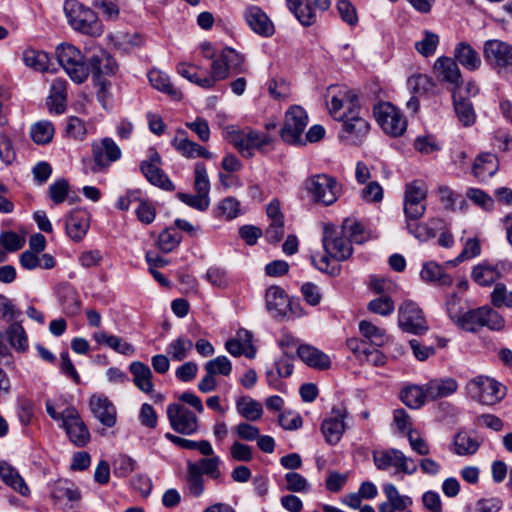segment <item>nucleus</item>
Listing matches in <instances>:
<instances>
[{"mask_svg":"<svg viewBox=\"0 0 512 512\" xmlns=\"http://www.w3.org/2000/svg\"><path fill=\"white\" fill-rule=\"evenodd\" d=\"M93 338L97 343L104 344L117 353L127 356H131L135 353V347L132 344L124 341V339L121 337L108 335L104 331H99L93 334Z\"/></svg>","mask_w":512,"mask_h":512,"instance_id":"72a5a7b5","label":"nucleus"},{"mask_svg":"<svg viewBox=\"0 0 512 512\" xmlns=\"http://www.w3.org/2000/svg\"><path fill=\"white\" fill-rule=\"evenodd\" d=\"M5 336L10 346L17 352L23 353L29 347L28 336L23 328L21 321H13L7 327Z\"/></svg>","mask_w":512,"mask_h":512,"instance_id":"473e14b6","label":"nucleus"},{"mask_svg":"<svg viewBox=\"0 0 512 512\" xmlns=\"http://www.w3.org/2000/svg\"><path fill=\"white\" fill-rule=\"evenodd\" d=\"M89 407L96 419L104 426L113 427L116 423V408L111 401L102 395H93Z\"/></svg>","mask_w":512,"mask_h":512,"instance_id":"aec40b11","label":"nucleus"},{"mask_svg":"<svg viewBox=\"0 0 512 512\" xmlns=\"http://www.w3.org/2000/svg\"><path fill=\"white\" fill-rule=\"evenodd\" d=\"M290 11L304 26L313 25L316 22V13L309 0H287Z\"/></svg>","mask_w":512,"mask_h":512,"instance_id":"c9c22d12","label":"nucleus"},{"mask_svg":"<svg viewBox=\"0 0 512 512\" xmlns=\"http://www.w3.org/2000/svg\"><path fill=\"white\" fill-rule=\"evenodd\" d=\"M482 321L483 306L462 313L457 325L467 331H476L479 327H482Z\"/></svg>","mask_w":512,"mask_h":512,"instance_id":"5fc2aeb1","label":"nucleus"},{"mask_svg":"<svg viewBox=\"0 0 512 512\" xmlns=\"http://www.w3.org/2000/svg\"><path fill=\"white\" fill-rule=\"evenodd\" d=\"M427 192L417 181L409 183L405 188L404 213L406 220H419L426 211Z\"/></svg>","mask_w":512,"mask_h":512,"instance_id":"4468645a","label":"nucleus"},{"mask_svg":"<svg viewBox=\"0 0 512 512\" xmlns=\"http://www.w3.org/2000/svg\"><path fill=\"white\" fill-rule=\"evenodd\" d=\"M61 426L65 429L70 441L76 446L83 447L88 443L90 433L74 407L65 409V421Z\"/></svg>","mask_w":512,"mask_h":512,"instance_id":"dca6fc26","label":"nucleus"},{"mask_svg":"<svg viewBox=\"0 0 512 512\" xmlns=\"http://www.w3.org/2000/svg\"><path fill=\"white\" fill-rule=\"evenodd\" d=\"M374 464L379 470H387L395 467L397 471L412 475L417 471V465L413 459L407 457L398 449H388L373 453Z\"/></svg>","mask_w":512,"mask_h":512,"instance_id":"9b49d317","label":"nucleus"},{"mask_svg":"<svg viewBox=\"0 0 512 512\" xmlns=\"http://www.w3.org/2000/svg\"><path fill=\"white\" fill-rule=\"evenodd\" d=\"M360 109L357 95L348 89L339 90L329 104L332 117L342 122L341 138L351 145L361 144L370 130L368 121L360 115Z\"/></svg>","mask_w":512,"mask_h":512,"instance_id":"f257e3e1","label":"nucleus"},{"mask_svg":"<svg viewBox=\"0 0 512 512\" xmlns=\"http://www.w3.org/2000/svg\"><path fill=\"white\" fill-rule=\"evenodd\" d=\"M167 417L172 429L180 434L191 435L198 429L197 416L180 403L167 406Z\"/></svg>","mask_w":512,"mask_h":512,"instance_id":"ddd939ff","label":"nucleus"},{"mask_svg":"<svg viewBox=\"0 0 512 512\" xmlns=\"http://www.w3.org/2000/svg\"><path fill=\"white\" fill-rule=\"evenodd\" d=\"M297 355L306 365L314 369L325 370L330 368L331 360L329 356L311 345H299Z\"/></svg>","mask_w":512,"mask_h":512,"instance_id":"393cba45","label":"nucleus"},{"mask_svg":"<svg viewBox=\"0 0 512 512\" xmlns=\"http://www.w3.org/2000/svg\"><path fill=\"white\" fill-rule=\"evenodd\" d=\"M344 430L343 415L340 413L333 418L325 419L321 425V431L325 440L330 445H335L339 442Z\"/></svg>","mask_w":512,"mask_h":512,"instance_id":"e433bc0d","label":"nucleus"},{"mask_svg":"<svg viewBox=\"0 0 512 512\" xmlns=\"http://www.w3.org/2000/svg\"><path fill=\"white\" fill-rule=\"evenodd\" d=\"M350 243L362 244L368 239L361 223L353 219H345L341 227H339Z\"/></svg>","mask_w":512,"mask_h":512,"instance_id":"09e8293b","label":"nucleus"},{"mask_svg":"<svg viewBox=\"0 0 512 512\" xmlns=\"http://www.w3.org/2000/svg\"><path fill=\"white\" fill-rule=\"evenodd\" d=\"M454 452L458 455H473L480 447V442L464 431L458 432L454 437Z\"/></svg>","mask_w":512,"mask_h":512,"instance_id":"de8ad7c7","label":"nucleus"},{"mask_svg":"<svg viewBox=\"0 0 512 512\" xmlns=\"http://www.w3.org/2000/svg\"><path fill=\"white\" fill-rule=\"evenodd\" d=\"M398 324L403 331L411 334H423L428 330L422 310L412 301H406L399 307Z\"/></svg>","mask_w":512,"mask_h":512,"instance_id":"f8f14e48","label":"nucleus"},{"mask_svg":"<svg viewBox=\"0 0 512 512\" xmlns=\"http://www.w3.org/2000/svg\"><path fill=\"white\" fill-rule=\"evenodd\" d=\"M192 348L193 342L186 337L180 336L169 344L167 353L173 360L182 361L187 357Z\"/></svg>","mask_w":512,"mask_h":512,"instance_id":"864d4df0","label":"nucleus"},{"mask_svg":"<svg viewBox=\"0 0 512 512\" xmlns=\"http://www.w3.org/2000/svg\"><path fill=\"white\" fill-rule=\"evenodd\" d=\"M500 277L499 271L490 265L479 264L472 270L473 280L481 286H489Z\"/></svg>","mask_w":512,"mask_h":512,"instance_id":"8fccbe9b","label":"nucleus"},{"mask_svg":"<svg viewBox=\"0 0 512 512\" xmlns=\"http://www.w3.org/2000/svg\"><path fill=\"white\" fill-rule=\"evenodd\" d=\"M240 206V201L236 198L226 197L218 203L215 216L223 217L226 220H232L240 215Z\"/></svg>","mask_w":512,"mask_h":512,"instance_id":"3c124183","label":"nucleus"},{"mask_svg":"<svg viewBox=\"0 0 512 512\" xmlns=\"http://www.w3.org/2000/svg\"><path fill=\"white\" fill-rule=\"evenodd\" d=\"M454 56L461 65L469 70H476L481 65L478 53L466 42L457 44Z\"/></svg>","mask_w":512,"mask_h":512,"instance_id":"79ce46f5","label":"nucleus"},{"mask_svg":"<svg viewBox=\"0 0 512 512\" xmlns=\"http://www.w3.org/2000/svg\"><path fill=\"white\" fill-rule=\"evenodd\" d=\"M322 243L326 254L321 255L319 259L313 255L311 261L319 271L337 276L340 273V266H331L330 258L336 261L348 259L353 251L351 243L339 227L336 228L330 225L324 227Z\"/></svg>","mask_w":512,"mask_h":512,"instance_id":"f03ea898","label":"nucleus"},{"mask_svg":"<svg viewBox=\"0 0 512 512\" xmlns=\"http://www.w3.org/2000/svg\"><path fill=\"white\" fill-rule=\"evenodd\" d=\"M454 108L459 121L464 126L475 122L476 115L472 103L464 98L461 91H453Z\"/></svg>","mask_w":512,"mask_h":512,"instance_id":"58836bf2","label":"nucleus"},{"mask_svg":"<svg viewBox=\"0 0 512 512\" xmlns=\"http://www.w3.org/2000/svg\"><path fill=\"white\" fill-rule=\"evenodd\" d=\"M374 116L383 131L391 136H400L406 130L405 117L389 102L377 104L374 107Z\"/></svg>","mask_w":512,"mask_h":512,"instance_id":"1a4fd4ad","label":"nucleus"},{"mask_svg":"<svg viewBox=\"0 0 512 512\" xmlns=\"http://www.w3.org/2000/svg\"><path fill=\"white\" fill-rule=\"evenodd\" d=\"M31 138L37 144L49 143L54 135V126L51 122L43 120L31 127Z\"/></svg>","mask_w":512,"mask_h":512,"instance_id":"603ef678","label":"nucleus"},{"mask_svg":"<svg viewBox=\"0 0 512 512\" xmlns=\"http://www.w3.org/2000/svg\"><path fill=\"white\" fill-rule=\"evenodd\" d=\"M205 371L212 375L229 376L232 371V364L226 356H218L209 360L205 366Z\"/></svg>","mask_w":512,"mask_h":512,"instance_id":"bf43d9fd","label":"nucleus"},{"mask_svg":"<svg viewBox=\"0 0 512 512\" xmlns=\"http://www.w3.org/2000/svg\"><path fill=\"white\" fill-rule=\"evenodd\" d=\"M89 71L96 76L112 75L117 70V64L114 58L102 48H98L88 59Z\"/></svg>","mask_w":512,"mask_h":512,"instance_id":"4be33fe9","label":"nucleus"},{"mask_svg":"<svg viewBox=\"0 0 512 512\" xmlns=\"http://www.w3.org/2000/svg\"><path fill=\"white\" fill-rule=\"evenodd\" d=\"M177 198L191 208L202 212L206 211L210 206V197H204L197 192L195 195L179 192Z\"/></svg>","mask_w":512,"mask_h":512,"instance_id":"69168bd1","label":"nucleus"},{"mask_svg":"<svg viewBox=\"0 0 512 512\" xmlns=\"http://www.w3.org/2000/svg\"><path fill=\"white\" fill-rule=\"evenodd\" d=\"M426 399H428V395L425 385L423 387L411 385L401 391L402 402L412 409L422 407Z\"/></svg>","mask_w":512,"mask_h":512,"instance_id":"49530a36","label":"nucleus"},{"mask_svg":"<svg viewBox=\"0 0 512 512\" xmlns=\"http://www.w3.org/2000/svg\"><path fill=\"white\" fill-rule=\"evenodd\" d=\"M428 399L437 400L448 397L458 389V383L453 378H437L425 384Z\"/></svg>","mask_w":512,"mask_h":512,"instance_id":"cd10ccee","label":"nucleus"},{"mask_svg":"<svg viewBox=\"0 0 512 512\" xmlns=\"http://www.w3.org/2000/svg\"><path fill=\"white\" fill-rule=\"evenodd\" d=\"M236 410L248 421H257L263 414L262 405L248 396H242L236 401Z\"/></svg>","mask_w":512,"mask_h":512,"instance_id":"37998d69","label":"nucleus"},{"mask_svg":"<svg viewBox=\"0 0 512 512\" xmlns=\"http://www.w3.org/2000/svg\"><path fill=\"white\" fill-rule=\"evenodd\" d=\"M226 138L244 156L252 157L255 149H261L271 142V138L264 133L252 129L237 130L234 126L226 128Z\"/></svg>","mask_w":512,"mask_h":512,"instance_id":"423d86ee","label":"nucleus"},{"mask_svg":"<svg viewBox=\"0 0 512 512\" xmlns=\"http://www.w3.org/2000/svg\"><path fill=\"white\" fill-rule=\"evenodd\" d=\"M434 73L440 82H446L452 86V91L462 83L459 67L450 57H439L434 63Z\"/></svg>","mask_w":512,"mask_h":512,"instance_id":"a211bd4d","label":"nucleus"},{"mask_svg":"<svg viewBox=\"0 0 512 512\" xmlns=\"http://www.w3.org/2000/svg\"><path fill=\"white\" fill-rule=\"evenodd\" d=\"M367 309L375 314L381 316H388L393 313L395 306L393 300L386 295H382L372 299L367 306Z\"/></svg>","mask_w":512,"mask_h":512,"instance_id":"680f3d73","label":"nucleus"},{"mask_svg":"<svg viewBox=\"0 0 512 512\" xmlns=\"http://www.w3.org/2000/svg\"><path fill=\"white\" fill-rule=\"evenodd\" d=\"M383 490L388 499V504L396 510L403 511L412 505V499L408 496L400 495L393 484H385L383 486Z\"/></svg>","mask_w":512,"mask_h":512,"instance_id":"6e6d98bb","label":"nucleus"},{"mask_svg":"<svg viewBox=\"0 0 512 512\" xmlns=\"http://www.w3.org/2000/svg\"><path fill=\"white\" fill-rule=\"evenodd\" d=\"M65 226L67 235L74 241H80L89 228L86 212L80 210L71 212L66 219Z\"/></svg>","mask_w":512,"mask_h":512,"instance_id":"bb28decb","label":"nucleus"},{"mask_svg":"<svg viewBox=\"0 0 512 512\" xmlns=\"http://www.w3.org/2000/svg\"><path fill=\"white\" fill-rule=\"evenodd\" d=\"M59 64L75 83H83L89 76V67L81 51L72 44L62 43L56 48Z\"/></svg>","mask_w":512,"mask_h":512,"instance_id":"20e7f679","label":"nucleus"},{"mask_svg":"<svg viewBox=\"0 0 512 512\" xmlns=\"http://www.w3.org/2000/svg\"><path fill=\"white\" fill-rule=\"evenodd\" d=\"M418 220H406V228L410 234L420 241H427L436 236V231L442 229L443 220L440 218H431L425 223H419Z\"/></svg>","mask_w":512,"mask_h":512,"instance_id":"5701e85b","label":"nucleus"},{"mask_svg":"<svg viewBox=\"0 0 512 512\" xmlns=\"http://www.w3.org/2000/svg\"><path fill=\"white\" fill-rule=\"evenodd\" d=\"M171 144L185 158H212V153L198 143L188 139L185 131H178Z\"/></svg>","mask_w":512,"mask_h":512,"instance_id":"412c9836","label":"nucleus"},{"mask_svg":"<svg viewBox=\"0 0 512 512\" xmlns=\"http://www.w3.org/2000/svg\"><path fill=\"white\" fill-rule=\"evenodd\" d=\"M438 44V35L430 31H425L424 38L415 43V48L421 55L428 57L435 53Z\"/></svg>","mask_w":512,"mask_h":512,"instance_id":"e2e57ef3","label":"nucleus"},{"mask_svg":"<svg viewBox=\"0 0 512 512\" xmlns=\"http://www.w3.org/2000/svg\"><path fill=\"white\" fill-rule=\"evenodd\" d=\"M121 157V150L111 138H104L93 145V172H99Z\"/></svg>","mask_w":512,"mask_h":512,"instance_id":"f3484780","label":"nucleus"},{"mask_svg":"<svg viewBox=\"0 0 512 512\" xmlns=\"http://www.w3.org/2000/svg\"><path fill=\"white\" fill-rule=\"evenodd\" d=\"M245 20L249 27L258 35L270 37L274 34L273 22L267 14L258 6L251 5L244 12Z\"/></svg>","mask_w":512,"mask_h":512,"instance_id":"6ab92c4d","label":"nucleus"},{"mask_svg":"<svg viewBox=\"0 0 512 512\" xmlns=\"http://www.w3.org/2000/svg\"><path fill=\"white\" fill-rule=\"evenodd\" d=\"M68 192L69 183L64 178L57 179L48 188L49 197L55 204L62 203L66 199Z\"/></svg>","mask_w":512,"mask_h":512,"instance_id":"774afa93","label":"nucleus"},{"mask_svg":"<svg viewBox=\"0 0 512 512\" xmlns=\"http://www.w3.org/2000/svg\"><path fill=\"white\" fill-rule=\"evenodd\" d=\"M186 487L193 497L201 496L205 489L201 467L194 462H188L187 464Z\"/></svg>","mask_w":512,"mask_h":512,"instance_id":"a19ab883","label":"nucleus"},{"mask_svg":"<svg viewBox=\"0 0 512 512\" xmlns=\"http://www.w3.org/2000/svg\"><path fill=\"white\" fill-rule=\"evenodd\" d=\"M491 304L496 308H512V291H508L503 283H497L491 292Z\"/></svg>","mask_w":512,"mask_h":512,"instance_id":"052dcab7","label":"nucleus"},{"mask_svg":"<svg viewBox=\"0 0 512 512\" xmlns=\"http://www.w3.org/2000/svg\"><path fill=\"white\" fill-rule=\"evenodd\" d=\"M286 489L291 492L306 493L310 490L307 479L297 472H288L285 475Z\"/></svg>","mask_w":512,"mask_h":512,"instance_id":"338daca9","label":"nucleus"},{"mask_svg":"<svg viewBox=\"0 0 512 512\" xmlns=\"http://www.w3.org/2000/svg\"><path fill=\"white\" fill-rule=\"evenodd\" d=\"M420 276L423 281L440 286H451L453 283V278L444 271L441 265L434 261L423 264Z\"/></svg>","mask_w":512,"mask_h":512,"instance_id":"c756f323","label":"nucleus"},{"mask_svg":"<svg viewBox=\"0 0 512 512\" xmlns=\"http://www.w3.org/2000/svg\"><path fill=\"white\" fill-rule=\"evenodd\" d=\"M134 385L142 392L151 394L154 390L152 382L153 373L148 365L141 361H134L129 365Z\"/></svg>","mask_w":512,"mask_h":512,"instance_id":"a878e982","label":"nucleus"},{"mask_svg":"<svg viewBox=\"0 0 512 512\" xmlns=\"http://www.w3.org/2000/svg\"><path fill=\"white\" fill-rule=\"evenodd\" d=\"M160 162L161 157L159 153L156 150L151 149L149 159L143 160L140 163L141 172L152 185L166 191H172L175 189V186L167 175L160 169Z\"/></svg>","mask_w":512,"mask_h":512,"instance_id":"2eb2a0df","label":"nucleus"},{"mask_svg":"<svg viewBox=\"0 0 512 512\" xmlns=\"http://www.w3.org/2000/svg\"><path fill=\"white\" fill-rule=\"evenodd\" d=\"M498 170V161L494 154L485 153L479 155L473 164V173L480 181H485Z\"/></svg>","mask_w":512,"mask_h":512,"instance_id":"2f4dec72","label":"nucleus"},{"mask_svg":"<svg viewBox=\"0 0 512 512\" xmlns=\"http://www.w3.org/2000/svg\"><path fill=\"white\" fill-rule=\"evenodd\" d=\"M64 12L69 25L77 32L92 37L102 35L104 29L97 14L76 0H66Z\"/></svg>","mask_w":512,"mask_h":512,"instance_id":"7ed1b4c3","label":"nucleus"},{"mask_svg":"<svg viewBox=\"0 0 512 512\" xmlns=\"http://www.w3.org/2000/svg\"><path fill=\"white\" fill-rule=\"evenodd\" d=\"M60 303L67 315H75L80 311L81 301L77 291L70 285H63L60 289Z\"/></svg>","mask_w":512,"mask_h":512,"instance_id":"a18cd8bd","label":"nucleus"},{"mask_svg":"<svg viewBox=\"0 0 512 512\" xmlns=\"http://www.w3.org/2000/svg\"><path fill=\"white\" fill-rule=\"evenodd\" d=\"M23 61L27 67L37 72L49 70L50 57L44 51L28 48L23 52Z\"/></svg>","mask_w":512,"mask_h":512,"instance_id":"c03bdc74","label":"nucleus"},{"mask_svg":"<svg viewBox=\"0 0 512 512\" xmlns=\"http://www.w3.org/2000/svg\"><path fill=\"white\" fill-rule=\"evenodd\" d=\"M203 278L218 289H227L231 285L228 273L220 267H210Z\"/></svg>","mask_w":512,"mask_h":512,"instance_id":"13d9d810","label":"nucleus"},{"mask_svg":"<svg viewBox=\"0 0 512 512\" xmlns=\"http://www.w3.org/2000/svg\"><path fill=\"white\" fill-rule=\"evenodd\" d=\"M266 307L274 318L287 315L290 300L285 291L278 286H271L266 291Z\"/></svg>","mask_w":512,"mask_h":512,"instance_id":"b1692460","label":"nucleus"},{"mask_svg":"<svg viewBox=\"0 0 512 512\" xmlns=\"http://www.w3.org/2000/svg\"><path fill=\"white\" fill-rule=\"evenodd\" d=\"M467 391L472 399L483 405H495L506 396V387L488 376L479 375L467 383Z\"/></svg>","mask_w":512,"mask_h":512,"instance_id":"39448f33","label":"nucleus"},{"mask_svg":"<svg viewBox=\"0 0 512 512\" xmlns=\"http://www.w3.org/2000/svg\"><path fill=\"white\" fill-rule=\"evenodd\" d=\"M212 60L210 73L203 76V81L201 83L205 89L213 88L218 81L224 80L230 75L229 65L223 57L222 51Z\"/></svg>","mask_w":512,"mask_h":512,"instance_id":"c85d7f7f","label":"nucleus"},{"mask_svg":"<svg viewBox=\"0 0 512 512\" xmlns=\"http://www.w3.org/2000/svg\"><path fill=\"white\" fill-rule=\"evenodd\" d=\"M308 124V115L300 106L291 107L285 115L284 126L281 129L282 139L289 144L303 145V132Z\"/></svg>","mask_w":512,"mask_h":512,"instance_id":"9d476101","label":"nucleus"},{"mask_svg":"<svg viewBox=\"0 0 512 512\" xmlns=\"http://www.w3.org/2000/svg\"><path fill=\"white\" fill-rule=\"evenodd\" d=\"M305 187L315 202L327 206L333 204L340 194V185L336 179L326 174L308 178Z\"/></svg>","mask_w":512,"mask_h":512,"instance_id":"6e6552de","label":"nucleus"},{"mask_svg":"<svg viewBox=\"0 0 512 512\" xmlns=\"http://www.w3.org/2000/svg\"><path fill=\"white\" fill-rule=\"evenodd\" d=\"M181 241V235L175 229H165L158 238L159 248L165 252H171Z\"/></svg>","mask_w":512,"mask_h":512,"instance_id":"0e129e2a","label":"nucleus"},{"mask_svg":"<svg viewBox=\"0 0 512 512\" xmlns=\"http://www.w3.org/2000/svg\"><path fill=\"white\" fill-rule=\"evenodd\" d=\"M359 330L361 335L376 347L384 346L389 340L385 329L376 326L370 321L362 320L359 323Z\"/></svg>","mask_w":512,"mask_h":512,"instance_id":"ea45409f","label":"nucleus"},{"mask_svg":"<svg viewBox=\"0 0 512 512\" xmlns=\"http://www.w3.org/2000/svg\"><path fill=\"white\" fill-rule=\"evenodd\" d=\"M194 189L197 193L204 197H209L210 181L207 174L206 166L202 162H197L194 169Z\"/></svg>","mask_w":512,"mask_h":512,"instance_id":"4d7b16f0","label":"nucleus"},{"mask_svg":"<svg viewBox=\"0 0 512 512\" xmlns=\"http://www.w3.org/2000/svg\"><path fill=\"white\" fill-rule=\"evenodd\" d=\"M148 77L151 85L155 89L168 94L175 100H180L182 98L181 91L174 87L167 74L154 69L149 72Z\"/></svg>","mask_w":512,"mask_h":512,"instance_id":"4c0bfd02","label":"nucleus"},{"mask_svg":"<svg viewBox=\"0 0 512 512\" xmlns=\"http://www.w3.org/2000/svg\"><path fill=\"white\" fill-rule=\"evenodd\" d=\"M66 86V80L60 78L55 79L51 84L48 105L50 111H54L56 114H61L65 111Z\"/></svg>","mask_w":512,"mask_h":512,"instance_id":"f704fd0d","label":"nucleus"},{"mask_svg":"<svg viewBox=\"0 0 512 512\" xmlns=\"http://www.w3.org/2000/svg\"><path fill=\"white\" fill-rule=\"evenodd\" d=\"M484 58L498 74L512 75V46L504 41L492 39L484 43Z\"/></svg>","mask_w":512,"mask_h":512,"instance_id":"0eeeda50","label":"nucleus"},{"mask_svg":"<svg viewBox=\"0 0 512 512\" xmlns=\"http://www.w3.org/2000/svg\"><path fill=\"white\" fill-rule=\"evenodd\" d=\"M0 477L5 484L22 496L29 494V488L18 471L8 462L0 461Z\"/></svg>","mask_w":512,"mask_h":512,"instance_id":"7c9ffc66","label":"nucleus"}]
</instances>
